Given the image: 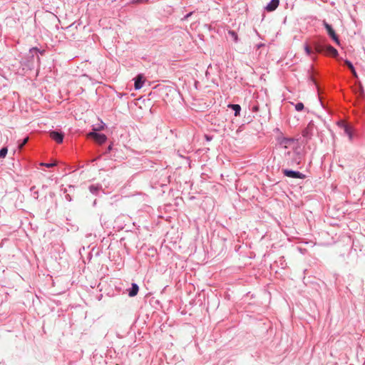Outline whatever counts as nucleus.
Here are the masks:
<instances>
[{
	"label": "nucleus",
	"mask_w": 365,
	"mask_h": 365,
	"mask_svg": "<svg viewBox=\"0 0 365 365\" xmlns=\"http://www.w3.org/2000/svg\"><path fill=\"white\" fill-rule=\"evenodd\" d=\"M344 132L349 135V138L351 139L352 135H351V128L349 126L346 125L344 127Z\"/></svg>",
	"instance_id": "16"
},
{
	"label": "nucleus",
	"mask_w": 365,
	"mask_h": 365,
	"mask_svg": "<svg viewBox=\"0 0 365 365\" xmlns=\"http://www.w3.org/2000/svg\"><path fill=\"white\" fill-rule=\"evenodd\" d=\"M330 37L336 43L339 44V39L336 33H334L333 35L330 36Z\"/></svg>",
	"instance_id": "18"
},
{
	"label": "nucleus",
	"mask_w": 365,
	"mask_h": 365,
	"mask_svg": "<svg viewBox=\"0 0 365 365\" xmlns=\"http://www.w3.org/2000/svg\"><path fill=\"white\" fill-rule=\"evenodd\" d=\"M279 0H272L266 6V9L268 11H274L279 6Z\"/></svg>",
	"instance_id": "6"
},
{
	"label": "nucleus",
	"mask_w": 365,
	"mask_h": 365,
	"mask_svg": "<svg viewBox=\"0 0 365 365\" xmlns=\"http://www.w3.org/2000/svg\"><path fill=\"white\" fill-rule=\"evenodd\" d=\"M317 52L322 53L324 52L327 55L336 57L338 56V51L331 45H317L315 48Z\"/></svg>",
	"instance_id": "2"
},
{
	"label": "nucleus",
	"mask_w": 365,
	"mask_h": 365,
	"mask_svg": "<svg viewBox=\"0 0 365 365\" xmlns=\"http://www.w3.org/2000/svg\"><path fill=\"white\" fill-rule=\"evenodd\" d=\"M138 290H139L138 286L136 284L133 283L132 284V287H131V289L129 291V294H128L129 296L130 297L136 296L138 292Z\"/></svg>",
	"instance_id": "8"
},
{
	"label": "nucleus",
	"mask_w": 365,
	"mask_h": 365,
	"mask_svg": "<svg viewBox=\"0 0 365 365\" xmlns=\"http://www.w3.org/2000/svg\"><path fill=\"white\" fill-rule=\"evenodd\" d=\"M330 37L336 43L339 44V39L336 33H334L333 35L330 36Z\"/></svg>",
	"instance_id": "17"
},
{
	"label": "nucleus",
	"mask_w": 365,
	"mask_h": 365,
	"mask_svg": "<svg viewBox=\"0 0 365 365\" xmlns=\"http://www.w3.org/2000/svg\"><path fill=\"white\" fill-rule=\"evenodd\" d=\"M28 140H29V138L27 137V138H26L23 140V142H22L21 143H20V144L19 145V149H21V148L24 146V145H26V143L28 142Z\"/></svg>",
	"instance_id": "21"
},
{
	"label": "nucleus",
	"mask_w": 365,
	"mask_h": 365,
	"mask_svg": "<svg viewBox=\"0 0 365 365\" xmlns=\"http://www.w3.org/2000/svg\"><path fill=\"white\" fill-rule=\"evenodd\" d=\"M324 26L325 27V29H327V32H328V34L329 36H331L333 35L334 33H335L334 30L332 29L331 26L329 25L328 23L327 22H324Z\"/></svg>",
	"instance_id": "11"
},
{
	"label": "nucleus",
	"mask_w": 365,
	"mask_h": 365,
	"mask_svg": "<svg viewBox=\"0 0 365 365\" xmlns=\"http://www.w3.org/2000/svg\"><path fill=\"white\" fill-rule=\"evenodd\" d=\"M295 109L297 110V111H301L304 109V104L302 103H297L296 105H295Z\"/></svg>",
	"instance_id": "15"
},
{
	"label": "nucleus",
	"mask_w": 365,
	"mask_h": 365,
	"mask_svg": "<svg viewBox=\"0 0 365 365\" xmlns=\"http://www.w3.org/2000/svg\"><path fill=\"white\" fill-rule=\"evenodd\" d=\"M284 175L287 177L292 178H300L304 179L305 178V175L302 174L300 172L298 171H293L289 170H282Z\"/></svg>",
	"instance_id": "4"
},
{
	"label": "nucleus",
	"mask_w": 365,
	"mask_h": 365,
	"mask_svg": "<svg viewBox=\"0 0 365 365\" xmlns=\"http://www.w3.org/2000/svg\"><path fill=\"white\" fill-rule=\"evenodd\" d=\"M49 135L51 138H52L53 140H55L58 143H61L63 142V133H58L57 131H51L49 133Z\"/></svg>",
	"instance_id": "5"
},
{
	"label": "nucleus",
	"mask_w": 365,
	"mask_h": 365,
	"mask_svg": "<svg viewBox=\"0 0 365 365\" xmlns=\"http://www.w3.org/2000/svg\"><path fill=\"white\" fill-rule=\"evenodd\" d=\"M40 165L41 166H45L46 168H51V167L55 166L56 165V163H41Z\"/></svg>",
	"instance_id": "20"
},
{
	"label": "nucleus",
	"mask_w": 365,
	"mask_h": 365,
	"mask_svg": "<svg viewBox=\"0 0 365 365\" xmlns=\"http://www.w3.org/2000/svg\"><path fill=\"white\" fill-rule=\"evenodd\" d=\"M143 0H133V3L134 4H139L141 3Z\"/></svg>",
	"instance_id": "23"
},
{
	"label": "nucleus",
	"mask_w": 365,
	"mask_h": 365,
	"mask_svg": "<svg viewBox=\"0 0 365 365\" xmlns=\"http://www.w3.org/2000/svg\"><path fill=\"white\" fill-rule=\"evenodd\" d=\"M228 34L232 37L235 42H237L238 36L235 31L230 30L228 31Z\"/></svg>",
	"instance_id": "13"
},
{
	"label": "nucleus",
	"mask_w": 365,
	"mask_h": 365,
	"mask_svg": "<svg viewBox=\"0 0 365 365\" xmlns=\"http://www.w3.org/2000/svg\"><path fill=\"white\" fill-rule=\"evenodd\" d=\"M192 15V12L189 13L188 14H187L185 16V19H187L188 17H190V16Z\"/></svg>",
	"instance_id": "24"
},
{
	"label": "nucleus",
	"mask_w": 365,
	"mask_h": 365,
	"mask_svg": "<svg viewBox=\"0 0 365 365\" xmlns=\"http://www.w3.org/2000/svg\"><path fill=\"white\" fill-rule=\"evenodd\" d=\"M345 64H346V65L349 67V68L351 70V73H352L353 76H354L355 78H358V75H357V73H356V71H355V69H354V66H353L352 63H351L349 61L346 60V61H345Z\"/></svg>",
	"instance_id": "9"
},
{
	"label": "nucleus",
	"mask_w": 365,
	"mask_h": 365,
	"mask_svg": "<svg viewBox=\"0 0 365 365\" xmlns=\"http://www.w3.org/2000/svg\"><path fill=\"white\" fill-rule=\"evenodd\" d=\"M108 150H111V146H109V147H108Z\"/></svg>",
	"instance_id": "25"
},
{
	"label": "nucleus",
	"mask_w": 365,
	"mask_h": 365,
	"mask_svg": "<svg viewBox=\"0 0 365 365\" xmlns=\"http://www.w3.org/2000/svg\"><path fill=\"white\" fill-rule=\"evenodd\" d=\"M8 150L6 148H3L0 150V158H4L7 154Z\"/></svg>",
	"instance_id": "14"
},
{
	"label": "nucleus",
	"mask_w": 365,
	"mask_h": 365,
	"mask_svg": "<svg viewBox=\"0 0 365 365\" xmlns=\"http://www.w3.org/2000/svg\"><path fill=\"white\" fill-rule=\"evenodd\" d=\"M88 137L93 138L96 143L99 144L104 143L107 137L104 134H99L96 132H91L88 134Z\"/></svg>",
	"instance_id": "3"
},
{
	"label": "nucleus",
	"mask_w": 365,
	"mask_h": 365,
	"mask_svg": "<svg viewBox=\"0 0 365 365\" xmlns=\"http://www.w3.org/2000/svg\"><path fill=\"white\" fill-rule=\"evenodd\" d=\"M359 94L360 96H362L364 95V88L361 82H359Z\"/></svg>",
	"instance_id": "19"
},
{
	"label": "nucleus",
	"mask_w": 365,
	"mask_h": 365,
	"mask_svg": "<svg viewBox=\"0 0 365 365\" xmlns=\"http://www.w3.org/2000/svg\"><path fill=\"white\" fill-rule=\"evenodd\" d=\"M104 127H105V124L103 122H101L99 124L93 126V132L96 133L97 131H101L104 129Z\"/></svg>",
	"instance_id": "12"
},
{
	"label": "nucleus",
	"mask_w": 365,
	"mask_h": 365,
	"mask_svg": "<svg viewBox=\"0 0 365 365\" xmlns=\"http://www.w3.org/2000/svg\"><path fill=\"white\" fill-rule=\"evenodd\" d=\"M143 82H144V80H143V75H141V74L138 75L137 77L135 78V88L136 90L141 88L143 86Z\"/></svg>",
	"instance_id": "7"
},
{
	"label": "nucleus",
	"mask_w": 365,
	"mask_h": 365,
	"mask_svg": "<svg viewBox=\"0 0 365 365\" xmlns=\"http://www.w3.org/2000/svg\"><path fill=\"white\" fill-rule=\"evenodd\" d=\"M305 50H306V52L308 53V54H310L311 53V48L309 47V46H306L305 48Z\"/></svg>",
	"instance_id": "22"
},
{
	"label": "nucleus",
	"mask_w": 365,
	"mask_h": 365,
	"mask_svg": "<svg viewBox=\"0 0 365 365\" xmlns=\"http://www.w3.org/2000/svg\"><path fill=\"white\" fill-rule=\"evenodd\" d=\"M228 107L232 108L235 110V115L237 116L240 115V112L241 110V107L240 105L237 104H230L228 106Z\"/></svg>",
	"instance_id": "10"
},
{
	"label": "nucleus",
	"mask_w": 365,
	"mask_h": 365,
	"mask_svg": "<svg viewBox=\"0 0 365 365\" xmlns=\"http://www.w3.org/2000/svg\"><path fill=\"white\" fill-rule=\"evenodd\" d=\"M297 141L294 138H282L279 142V148L284 150L285 155L289 156L291 150L286 151L287 149L293 150V157L290 159L291 164L299 165L301 163L302 158L298 152L296 151L297 147Z\"/></svg>",
	"instance_id": "1"
}]
</instances>
